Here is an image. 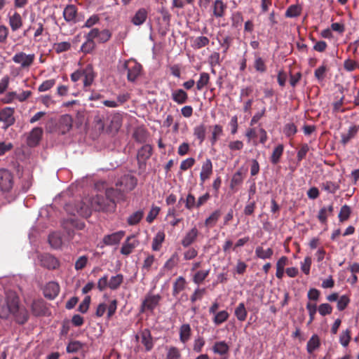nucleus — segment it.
Segmentation results:
<instances>
[{"label": "nucleus", "instance_id": "obj_4", "mask_svg": "<svg viewBox=\"0 0 359 359\" xmlns=\"http://www.w3.org/2000/svg\"><path fill=\"white\" fill-rule=\"evenodd\" d=\"M15 185L13 172L6 168H0V192L4 195L10 194Z\"/></svg>", "mask_w": 359, "mask_h": 359}, {"label": "nucleus", "instance_id": "obj_6", "mask_svg": "<svg viewBox=\"0 0 359 359\" xmlns=\"http://www.w3.org/2000/svg\"><path fill=\"white\" fill-rule=\"evenodd\" d=\"M40 265L48 270H55L60 266V261L49 253L40 254L38 256Z\"/></svg>", "mask_w": 359, "mask_h": 359}, {"label": "nucleus", "instance_id": "obj_55", "mask_svg": "<svg viewBox=\"0 0 359 359\" xmlns=\"http://www.w3.org/2000/svg\"><path fill=\"white\" fill-rule=\"evenodd\" d=\"M71 48V43L67 41L55 43L53 45V49L57 53H61L69 50Z\"/></svg>", "mask_w": 359, "mask_h": 359}, {"label": "nucleus", "instance_id": "obj_47", "mask_svg": "<svg viewBox=\"0 0 359 359\" xmlns=\"http://www.w3.org/2000/svg\"><path fill=\"white\" fill-rule=\"evenodd\" d=\"M206 127L204 124H201L194 128V136L202 143L205 138Z\"/></svg>", "mask_w": 359, "mask_h": 359}, {"label": "nucleus", "instance_id": "obj_17", "mask_svg": "<svg viewBox=\"0 0 359 359\" xmlns=\"http://www.w3.org/2000/svg\"><path fill=\"white\" fill-rule=\"evenodd\" d=\"M60 292V285L57 283L51 281L47 283L43 290L44 296L49 299H55Z\"/></svg>", "mask_w": 359, "mask_h": 359}, {"label": "nucleus", "instance_id": "obj_27", "mask_svg": "<svg viewBox=\"0 0 359 359\" xmlns=\"http://www.w3.org/2000/svg\"><path fill=\"white\" fill-rule=\"evenodd\" d=\"M359 127L353 126L349 128L347 133L341 135V143L345 146L352 138H353L358 131Z\"/></svg>", "mask_w": 359, "mask_h": 359}, {"label": "nucleus", "instance_id": "obj_21", "mask_svg": "<svg viewBox=\"0 0 359 359\" xmlns=\"http://www.w3.org/2000/svg\"><path fill=\"white\" fill-rule=\"evenodd\" d=\"M141 342L144 346L146 351H150L153 348L154 341L149 330L144 329L142 331Z\"/></svg>", "mask_w": 359, "mask_h": 359}, {"label": "nucleus", "instance_id": "obj_2", "mask_svg": "<svg viewBox=\"0 0 359 359\" xmlns=\"http://www.w3.org/2000/svg\"><path fill=\"white\" fill-rule=\"evenodd\" d=\"M6 307L9 309V315L12 314L17 323L23 325L29 318L27 309L19 306V298L15 292L7 293Z\"/></svg>", "mask_w": 359, "mask_h": 359}, {"label": "nucleus", "instance_id": "obj_1", "mask_svg": "<svg viewBox=\"0 0 359 359\" xmlns=\"http://www.w3.org/2000/svg\"><path fill=\"white\" fill-rule=\"evenodd\" d=\"M65 208L70 215L88 217L91 215L92 209L98 212H114L116 208V203L115 201L107 199L103 196L96 195L91 198L90 207L81 201L75 204L67 203Z\"/></svg>", "mask_w": 359, "mask_h": 359}, {"label": "nucleus", "instance_id": "obj_31", "mask_svg": "<svg viewBox=\"0 0 359 359\" xmlns=\"http://www.w3.org/2000/svg\"><path fill=\"white\" fill-rule=\"evenodd\" d=\"M165 233L163 231H158L157 233L155 235L154 238H153L152 241V250L154 251H159L162 243H163L165 240Z\"/></svg>", "mask_w": 359, "mask_h": 359}, {"label": "nucleus", "instance_id": "obj_59", "mask_svg": "<svg viewBox=\"0 0 359 359\" xmlns=\"http://www.w3.org/2000/svg\"><path fill=\"white\" fill-rule=\"evenodd\" d=\"M161 208L158 206L152 205L151 210H149L146 220L148 223L151 224L154 222V220L156 218L158 215L159 214Z\"/></svg>", "mask_w": 359, "mask_h": 359}, {"label": "nucleus", "instance_id": "obj_26", "mask_svg": "<svg viewBox=\"0 0 359 359\" xmlns=\"http://www.w3.org/2000/svg\"><path fill=\"white\" fill-rule=\"evenodd\" d=\"M212 351L220 355L228 354L229 351V346L224 341H217L212 346Z\"/></svg>", "mask_w": 359, "mask_h": 359}, {"label": "nucleus", "instance_id": "obj_49", "mask_svg": "<svg viewBox=\"0 0 359 359\" xmlns=\"http://www.w3.org/2000/svg\"><path fill=\"white\" fill-rule=\"evenodd\" d=\"M351 214V208L347 205H344L339 211L338 217L341 222H344L348 219Z\"/></svg>", "mask_w": 359, "mask_h": 359}, {"label": "nucleus", "instance_id": "obj_41", "mask_svg": "<svg viewBox=\"0 0 359 359\" xmlns=\"http://www.w3.org/2000/svg\"><path fill=\"white\" fill-rule=\"evenodd\" d=\"M320 342L318 335H313L308 341L306 344V350L309 353H312L316 349L320 346Z\"/></svg>", "mask_w": 359, "mask_h": 359}, {"label": "nucleus", "instance_id": "obj_46", "mask_svg": "<svg viewBox=\"0 0 359 359\" xmlns=\"http://www.w3.org/2000/svg\"><path fill=\"white\" fill-rule=\"evenodd\" d=\"M76 14V8L73 5L67 6L64 11L63 15L66 21L70 22L74 20Z\"/></svg>", "mask_w": 359, "mask_h": 359}, {"label": "nucleus", "instance_id": "obj_23", "mask_svg": "<svg viewBox=\"0 0 359 359\" xmlns=\"http://www.w3.org/2000/svg\"><path fill=\"white\" fill-rule=\"evenodd\" d=\"M334 210L333 204L330 205L328 207H323L320 209L318 215L319 222L323 224H327V217L332 215Z\"/></svg>", "mask_w": 359, "mask_h": 359}, {"label": "nucleus", "instance_id": "obj_30", "mask_svg": "<svg viewBox=\"0 0 359 359\" xmlns=\"http://www.w3.org/2000/svg\"><path fill=\"white\" fill-rule=\"evenodd\" d=\"M284 151V146L282 144L276 147L270 157V161L272 164L276 165L280 162V158L283 156Z\"/></svg>", "mask_w": 359, "mask_h": 359}, {"label": "nucleus", "instance_id": "obj_52", "mask_svg": "<svg viewBox=\"0 0 359 359\" xmlns=\"http://www.w3.org/2000/svg\"><path fill=\"white\" fill-rule=\"evenodd\" d=\"M147 11L142 8L139 9L133 18L132 22H144L147 18Z\"/></svg>", "mask_w": 359, "mask_h": 359}, {"label": "nucleus", "instance_id": "obj_48", "mask_svg": "<svg viewBox=\"0 0 359 359\" xmlns=\"http://www.w3.org/2000/svg\"><path fill=\"white\" fill-rule=\"evenodd\" d=\"M243 174H242L241 171L238 170L232 176V178H231V182H230V188L231 189H234L236 187L241 185L243 183Z\"/></svg>", "mask_w": 359, "mask_h": 359}, {"label": "nucleus", "instance_id": "obj_29", "mask_svg": "<svg viewBox=\"0 0 359 359\" xmlns=\"http://www.w3.org/2000/svg\"><path fill=\"white\" fill-rule=\"evenodd\" d=\"M86 41L82 44L81 50L84 54L91 53L95 48V41H93L90 37H88L87 34L85 35Z\"/></svg>", "mask_w": 359, "mask_h": 359}, {"label": "nucleus", "instance_id": "obj_20", "mask_svg": "<svg viewBox=\"0 0 359 359\" xmlns=\"http://www.w3.org/2000/svg\"><path fill=\"white\" fill-rule=\"evenodd\" d=\"M95 76L93 67L90 65H87L83 71V87L85 88L92 85Z\"/></svg>", "mask_w": 359, "mask_h": 359}, {"label": "nucleus", "instance_id": "obj_56", "mask_svg": "<svg viewBox=\"0 0 359 359\" xmlns=\"http://www.w3.org/2000/svg\"><path fill=\"white\" fill-rule=\"evenodd\" d=\"M254 67L257 72L264 73L266 71V65L264 60L259 56L256 55L254 62Z\"/></svg>", "mask_w": 359, "mask_h": 359}, {"label": "nucleus", "instance_id": "obj_28", "mask_svg": "<svg viewBox=\"0 0 359 359\" xmlns=\"http://www.w3.org/2000/svg\"><path fill=\"white\" fill-rule=\"evenodd\" d=\"M133 137L137 142L144 143L148 137L147 131L144 128H137L133 134Z\"/></svg>", "mask_w": 359, "mask_h": 359}, {"label": "nucleus", "instance_id": "obj_33", "mask_svg": "<svg viewBox=\"0 0 359 359\" xmlns=\"http://www.w3.org/2000/svg\"><path fill=\"white\" fill-rule=\"evenodd\" d=\"M210 271V269L196 271V272L194 273V275L192 277V281L195 284L199 285L209 276Z\"/></svg>", "mask_w": 359, "mask_h": 359}, {"label": "nucleus", "instance_id": "obj_45", "mask_svg": "<svg viewBox=\"0 0 359 359\" xmlns=\"http://www.w3.org/2000/svg\"><path fill=\"white\" fill-rule=\"evenodd\" d=\"M223 134V128L220 125H215L212 126V136L210 138V142L212 145H215L217 142L218 139Z\"/></svg>", "mask_w": 359, "mask_h": 359}, {"label": "nucleus", "instance_id": "obj_64", "mask_svg": "<svg viewBox=\"0 0 359 359\" xmlns=\"http://www.w3.org/2000/svg\"><path fill=\"white\" fill-rule=\"evenodd\" d=\"M344 68L348 72H352L356 68H359V64L351 59H347L344 62Z\"/></svg>", "mask_w": 359, "mask_h": 359}, {"label": "nucleus", "instance_id": "obj_61", "mask_svg": "<svg viewBox=\"0 0 359 359\" xmlns=\"http://www.w3.org/2000/svg\"><path fill=\"white\" fill-rule=\"evenodd\" d=\"M118 301L116 299H113L110 302L109 306L107 305V319H110L116 313L117 309Z\"/></svg>", "mask_w": 359, "mask_h": 359}, {"label": "nucleus", "instance_id": "obj_3", "mask_svg": "<svg viewBox=\"0 0 359 359\" xmlns=\"http://www.w3.org/2000/svg\"><path fill=\"white\" fill-rule=\"evenodd\" d=\"M123 276L121 273L111 276L109 280L108 275L105 274L98 280L97 287L100 292L104 291L107 287L111 290H116L123 283Z\"/></svg>", "mask_w": 359, "mask_h": 359}, {"label": "nucleus", "instance_id": "obj_35", "mask_svg": "<svg viewBox=\"0 0 359 359\" xmlns=\"http://www.w3.org/2000/svg\"><path fill=\"white\" fill-rule=\"evenodd\" d=\"M48 243L54 249H58L62 246V240L60 233L53 232L48 236Z\"/></svg>", "mask_w": 359, "mask_h": 359}, {"label": "nucleus", "instance_id": "obj_13", "mask_svg": "<svg viewBox=\"0 0 359 359\" xmlns=\"http://www.w3.org/2000/svg\"><path fill=\"white\" fill-rule=\"evenodd\" d=\"M124 236V231H118L111 234L105 235L102 238V242L105 245H118Z\"/></svg>", "mask_w": 359, "mask_h": 359}, {"label": "nucleus", "instance_id": "obj_5", "mask_svg": "<svg viewBox=\"0 0 359 359\" xmlns=\"http://www.w3.org/2000/svg\"><path fill=\"white\" fill-rule=\"evenodd\" d=\"M123 69L127 72V79L131 83L135 82L142 72V65L135 60L125 61Z\"/></svg>", "mask_w": 359, "mask_h": 359}, {"label": "nucleus", "instance_id": "obj_53", "mask_svg": "<svg viewBox=\"0 0 359 359\" xmlns=\"http://www.w3.org/2000/svg\"><path fill=\"white\" fill-rule=\"evenodd\" d=\"M182 354L180 349L175 346H170L168 348L166 359H181Z\"/></svg>", "mask_w": 359, "mask_h": 359}, {"label": "nucleus", "instance_id": "obj_60", "mask_svg": "<svg viewBox=\"0 0 359 359\" xmlns=\"http://www.w3.org/2000/svg\"><path fill=\"white\" fill-rule=\"evenodd\" d=\"M56 81L54 79L44 81L38 88L39 92H45L51 89L55 85Z\"/></svg>", "mask_w": 359, "mask_h": 359}, {"label": "nucleus", "instance_id": "obj_10", "mask_svg": "<svg viewBox=\"0 0 359 359\" xmlns=\"http://www.w3.org/2000/svg\"><path fill=\"white\" fill-rule=\"evenodd\" d=\"M14 108L5 107L0 111V121L4 123V128H8L15 123Z\"/></svg>", "mask_w": 359, "mask_h": 359}, {"label": "nucleus", "instance_id": "obj_14", "mask_svg": "<svg viewBox=\"0 0 359 359\" xmlns=\"http://www.w3.org/2000/svg\"><path fill=\"white\" fill-rule=\"evenodd\" d=\"M63 227L67 233L69 237L72 238L74 236V231L72 228L81 230L85 227V224L83 222L70 219L63 223Z\"/></svg>", "mask_w": 359, "mask_h": 359}, {"label": "nucleus", "instance_id": "obj_9", "mask_svg": "<svg viewBox=\"0 0 359 359\" xmlns=\"http://www.w3.org/2000/svg\"><path fill=\"white\" fill-rule=\"evenodd\" d=\"M161 299V297L159 294H148L146 296L144 300L142 302L141 305V312L146 311H153L154 309L158 306L159 302Z\"/></svg>", "mask_w": 359, "mask_h": 359}, {"label": "nucleus", "instance_id": "obj_24", "mask_svg": "<svg viewBox=\"0 0 359 359\" xmlns=\"http://www.w3.org/2000/svg\"><path fill=\"white\" fill-rule=\"evenodd\" d=\"M73 119L69 114H65L61 116L59 121V127L62 133L68 132L72 127Z\"/></svg>", "mask_w": 359, "mask_h": 359}, {"label": "nucleus", "instance_id": "obj_11", "mask_svg": "<svg viewBox=\"0 0 359 359\" xmlns=\"http://www.w3.org/2000/svg\"><path fill=\"white\" fill-rule=\"evenodd\" d=\"M137 184V180L135 176L131 175H125L121 178L117 185L120 184L122 187L123 191H130L135 188Z\"/></svg>", "mask_w": 359, "mask_h": 359}, {"label": "nucleus", "instance_id": "obj_50", "mask_svg": "<svg viewBox=\"0 0 359 359\" xmlns=\"http://www.w3.org/2000/svg\"><path fill=\"white\" fill-rule=\"evenodd\" d=\"M83 347V344L79 341H70L67 346L66 351L69 353H75Z\"/></svg>", "mask_w": 359, "mask_h": 359}, {"label": "nucleus", "instance_id": "obj_18", "mask_svg": "<svg viewBox=\"0 0 359 359\" xmlns=\"http://www.w3.org/2000/svg\"><path fill=\"white\" fill-rule=\"evenodd\" d=\"M199 234L198 229L194 226L187 231L182 238L181 243L184 248H188L193 244L197 239Z\"/></svg>", "mask_w": 359, "mask_h": 359}, {"label": "nucleus", "instance_id": "obj_36", "mask_svg": "<svg viewBox=\"0 0 359 359\" xmlns=\"http://www.w3.org/2000/svg\"><path fill=\"white\" fill-rule=\"evenodd\" d=\"M210 75L207 72H201L200 74L199 79L196 81V90L198 91L202 90L210 83Z\"/></svg>", "mask_w": 359, "mask_h": 359}, {"label": "nucleus", "instance_id": "obj_15", "mask_svg": "<svg viewBox=\"0 0 359 359\" xmlns=\"http://www.w3.org/2000/svg\"><path fill=\"white\" fill-rule=\"evenodd\" d=\"M212 163L210 158L203 163L201 171L200 172L201 184H203L207 180H208L212 174Z\"/></svg>", "mask_w": 359, "mask_h": 359}, {"label": "nucleus", "instance_id": "obj_12", "mask_svg": "<svg viewBox=\"0 0 359 359\" xmlns=\"http://www.w3.org/2000/svg\"><path fill=\"white\" fill-rule=\"evenodd\" d=\"M139 245V241L135 236H128L121 248V253L123 255H129Z\"/></svg>", "mask_w": 359, "mask_h": 359}, {"label": "nucleus", "instance_id": "obj_43", "mask_svg": "<svg viewBox=\"0 0 359 359\" xmlns=\"http://www.w3.org/2000/svg\"><path fill=\"white\" fill-rule=\"evenodd\" d=\"M209 42L210 40L208 37L201 36L193 40L191 46L194 49H200L208 45Z\"/></svg>", "mask_w": 359, "mask_h": 359}, {"label": "nucleus", "instance_id": "obj_57", "mask_svg": "<svg viewBox=\"0 0 359 359\" xmlns=\"http://www.w3.org/2000/svg\"><path fill=\"white\" fill-rule=\"evenodd\" d=\"M206 293V289L205 287L200 288L197 287L193 294L190 297V300L192 303L197 300H201Z\"/></svg>", "mask_w": 359, "mask_h": 359}, {"label": "nucleus", "instance_id": "obj_63", "mask_svg": "<svg viewBox=\"0 0 359 359\" xmlns=\"http://www.w3.org/2000/svg\"><path fill=\"white\" fill-rule=\"evenodd\" d=\"M155 261V257L152 255H149L146 259L144 260L142 265V271L145 272H149L151 270V266L154 264Z\"/></svg>", "mask_w": 359, "mask_h": 359}, {"label": "nucleus", "instance_id": "obj_16", "mask_svg": "<svg viewBox=\"0 0 359 359\" xmlns=\"http://www.w3.org/2000/svg\"><path fill=\"white\" fill-rule=\"evenodd\" d=\"M43 135L41 128L36 127L32 130L27 137V144L29 147H36L40 142Z\"/></svg>", "mask_w": 359, "mask_h": 359}, {"label": "nucleus", "instance_id": "obj_44", "mask_svg": "<svg viewBox=\"0 0 359 359\" xmlns=\"http://www.w3.org/2000/svg\"><path fill=\"white\" fill-rule=\"evenodd\" d=\"M122 115L120 113H115L111 116L110 127L116 130H118L122 125Z\"/></svg>", "mask_w": 359, "mask_h": 359}, {"label": "nucleus", "instance_id": "obj_40", "mask_svg": "<svg viewBox=\"0 0 359 359\" xmlns=\"http://www.w3.org/2000/svg\"><path fill=\"white\" fill-rule=\"evenodd\" d=\"M152 147L150 144H144L137 152V157L146 161L152 155Z\"/></svg>", "mask_w": 359, "mask_h": 359}, {"label": "nucleus", "instance_id": "obj_32", "mask_svg": "<svg viewBox=\"0 0 359 359\" xmlns=\"http://www.w3.org/2000/svg\"><path fill=\"white\" fill-rule=\"evenodd\" d=\"M221 215V210L219 209L215 210L208 218L205 219V226L207 227H213L217 224Z\"/></svg>", "mask_w": 359, "mask_h": 359}, {"label": "nucleus", "instance_id": "obj_54", "mask_svg": "<svg viewBox=\"0 0 359 359\" xmlns=\"http://www.w3.org/2000/svg\"><path fill=\"white\" fill-rule=\"evenodd\" d=\"M351 339V331L350 329H346L345 331H343L339 337V342L340 344L346 347Z\"/></svg>", "mask_w": 359, "mask_h": 359}, {"label": "nucleus", "instance_id": "obj_8", "mask_svg": "<svg viewBox=\"0 0 359 359\" xmlns=\"http://www.w3.org/2000/svg\"><path fill=\"white\" fill-rule=\"evenodd\" d=\"M34 59V54L27 55L23 52L16 53L12 58L13 61L16 64H20L22 69L29 67L33 64Z\"/></svg>", "mask_w": 359, "mask_h": 359}, {"label": "nucleus", "instance_id": "obj_34", "mask_svg": "<svg viewBox=\"0 0 359 359\" xmlns=\"http://www.w3.org/2000/svg\"><path fill=\"white\" fill-rule=\"evenodd\" d=\"M320 187L322 190L330 194H335L339 189V184L332 181L323 182L320 184Z\"/></svg>", "mask_w": 359, "mask_h": 359}, {"label": "nucleus", "instance_id": "obj_22", "mask_svg": "<svg viewBox=\"0 0 359 359\" xmlns=\"http://www.w3.org/2000/svg\"><path fill=\"white\" fill-rule=\"evenodd\" d=\"M187 285L186 279L183 276H179L176 278L172 284V294L173 297H177L180 292L183 291Z\"/></svg>", "mask_w": 359, "mask_h": 359}, {"label": "nucleus", "instance_id": "obj_58", "mask_svg": "<svg viewBox=\"0 0 359 359\" xmlns=\"http://www.w3.org/2000/svg\"><path fill=\"white\" fill-rule=\"evenodd\" d=\"M297 132V126L292 123H288L283 128V133L287 137H291Z\"/></svg>", "mask_w": 359, "mask_h": 359}, {"label": "nucleus", "instance_id": "obj_7", "mask_svg": "<svg viewBox=\"0 0 359 359\" xmlns=\"http://www.w3.org/2000/svg\"><path fill=\"white\" fill-rule=\"evenodd\" d=\"M87 35L98 43H105L111 37V32L107 29L93 28Z\"/></svg>", "mask_w": 359, "mask_h": 359}, {"label": "nucleus", "instance_id": "obj_37", "mask_svg": "<svg viewBox=\"0 0 359 359\" xmlns=\"http://www.w3.org/2000/svg\"><path fill=\"white\" fill-rule=\"evenodd\" d=\"M255 255L262 259H270L273 255V250L270 248L264 250L262 247L258 246L255 249Z\"/></svg>", "mask_w": 359, "mask_h": 359}, {"label": "nucleus", "instance_id": "obj_25", "mask_svg": "<svg viewBox=\"0 0 359 359\" xmlns=\"http://www.w3.org/2000/svg\"><path fill=\"white\" fill-rule=\"evenodd\" d=\"M191 337V328L189 324L185 323L180 327V340L182 343H187Z\"/></svg>", "mask_w": 359, "mask_h": 359}, {"label": "nucleus", "instance_id": "obj_38", "mask_svg": "<svg viewBox=\"0 0 359 359\" xmlns=\"http://www.w3.org/2000/svg\"><path fill=\"white\" fill-rule=\"evenodd\" d=\"M234 315L239 321L243 322L245 320L248 316V311L245 307L244 303L241 302L238 304L237 307L235 309Z\"/></svg>", "mask_w": 359, "mask_h": 359}, {"label": "nucleus", "instance_id": "obj_39", "mask_svg": "<svg viewBox=\"0 0 359 359\" xmlns=\"http://www.w3.org/2000/svg\"><path fill=\"white\" fill-rule=\"evenodd\" d=\"M144 211L139 210L131 214L127 219V223L130 226L137 224L143 218Z\"/></svg>", "mask_w": 359, "mask_h": 359}, {"label": "nucleus", "instance_id": "obj_19", "mask_svg": "<svg viewBox=\"0 0 359 359\" xmlns=\"http://www.w3.org/2000/svg\"><path fill=\"white\" fill-rule=\"evenodd\" d=\"M171 98L177 104H183L188 101L189 96L184 89L178 88L172 91Z\"/></svg>", "mask_w": 359, "mask_h": 359}, {"label": "nucleus", "instance_id": "obj_42", "mask_svg": "<svg viewBox=\"0 0 359 359\" xmlns=\"http://www.w3.org/2000/svg\"><path fill=\"white\" fill-rule=\"evenodd\" d=\"M229 317V313L226 311L223 310L215 314V317L213 318L212 321L215 325H219L226 322Z\"/></svg>", "mask_w": 359, "mask_h": 359}, {"label": "nucleus", "instance_id": "obj_51", "mask_svg": "<svg viewBox=\"0 0 359 359\" xmlns=\"http://www.w3.org/2000/svg\"><path fill=\"white\" fill-rule=\"evenodd\" d=\"M226 9V5L222 0H216L214 4L213 13L217 17H222L224 11Z\"/></svg>", "mask_w": 359, "mask_h": 359}, {"label": "nucleus", "instance_id": "obj_62", "mask_svg": "<svg viewBox=\"0 0 359 359\" xmlns=\"http://www.w3.org/2000/svg\"><path fill=\"white\" fill-rule=\"evenodd\" d=\"M301 8L299 6L292 5L285 12V15L288 18H294L300 14Z\"/></svg>", "mask_w": 359, "mask_h": 359}]
</instances>
